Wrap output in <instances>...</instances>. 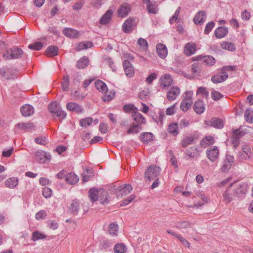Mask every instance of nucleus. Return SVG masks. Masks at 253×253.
<instances>
[{
  "label": "nucleus",
  "mask_w": 253,
  "mask_h": 253,
  "mask_svg": "<svg viewBox=\"0 0 253 253\" xmlns=\"http://www.w3.org/2000/svg\"><path fill=\"white\" fill-rule=\"evenodd\" d=\"M23 53L22 49L14 46L7 49L6 52L3 54L2 57L5 60L15 59L21 57Z\"/></svg>",
  "instance_id": "1"
},
{
  "label": "nucleus",
  "mask_w": 253,
  "mask_h": 253,
  "mask_svg": "<svg viewBox=\"0 0 253 253\" xmlns=\"http://www.w3.org/2000/svg\"><path fill=\"white\" fill-rule=\"evenodd\" d=\"M48 109L51 113L56 115L59 119H63L66 116V112L62 110L60 104L56 101L51 102L48 106Z\"/></svg>",
  "instance_id": "2"
},
{
  "label": "nucleus",
  "mask_w": 253,
  "mask_h": 253,
  "mask_svg": "<svg viewBox=\"0 0 253 253\" xmlns=\"http://www.w3.org/2000/svg\"><path fill=\"white\" fill-rule=\"evenodd\" d=\"M161 172V169L156 165H150L145 172V178L146 180L151 181L157 178Z\"/></svg>",
  "instance_id": "3"
},
{
  "label": "nucleus",
  "mask_w": 253,
  "mask_h": 253,
  "mask_svg": "<svg viewBox=\"0 0 253 253\" xmlns=\"http://www.w3.org/2000/svg\"><path fill=\"white\" fill-rule=\"evenodd\" d=\"M233 70V67L229 66L224 67L221 69L220 74H216L211 77V80L214 84H218L225 81L228 77V75L226 71H230Z\"/></svg>",
  "instance_id": "4"
},
{
  "label": "nucleus",
  "mask_w": 253,
  "mask_h": 253,
  "mask_svg": "<svg viewBox=\"0 0 253 253\" xmlns=\"http://www.w3.org/2000/svg\"><path fill=\"white\" fill-rule=\"evenodd\" d=\"M252 153L249 145L244 144L242 147V150L238 154L239 161H248L251 159Z\"/></svg>",
  "instance_id": "5"
},
{
  "label": "nucleus",
  "mask_w": 253,
  "mask_h": 253,
  "mask_svg": "<svg viewBox=\"0 0 253 253\" xmlns=\"http://www.w3.org/2000/svg\"><path fill=\"white\" fill-rule=\"evenodd\" d=\"M132 187L130 184L123 185L122 186L114 185L113 187V192L116 193L118 196L122 197L125 196L131 192Z\"/></svg>",
  "instance_id": "6"
},
{
  "label": "nucleus",
  "mask_w": 253,
  "mask_h": 253,
  "mask_svg": "<svg viewBox=\"0 0 253 253\" xmlns=\"http://www.w3.org/2000/svg\"><path fill=\"white\" fill-rule=\"evenodd\" d=\"M15 73V70L12 68L4 66L0 68V75L4 80L14 79L16 77Z\"/></svg>",
  "instance_id": "7"
},
{
  "label": "nucleus",
  "mask_w": 253,
  "mask_h": 253,
  "mask_svg": "<svg viewBox=\"0 0 253 253\" xmlns=\"http://www.w3.org/2000/svg\"><path fill=\"white\" fill-rule=\"evenodd\" d=\"M247 190V184L244 182H240L235 184L234 192L236 196L241 197L244 195Z\"/></svg>",
  "instance_id": "8"
},
{
  "label": "nucleus",
  "mask_w": 253,
  "mask_h": 253,
  "mask_svg": "<svg viewBox=\"0 0 253 253\" xmlns=\"http://www.w3.org/2000/svg\"><path fill=\"white\" fill-rule=\"evenodd\" d=\"M206 154L210 161L215 162L218 157L219 150L216 146L211 147L207 150Z\"/></svg>",
  "instance_id": "9"
},
{
  "label": "nucleus",
  "mask_w": 253,
  "mask_h": 253,
  "mask_svg": "<svg viewBox=\"0 0 253 253\" xmlns=\"http://www.w3.org/2000/svg\"><path fill=\"white\" fill-rule=\"evenodd\" d=\"M196 139V137L194 134L185 135H183L180 144L182 147L186 148L193 144Z\"/></svg>",
  "instance_id": "10"
},
{
  "label": "nucleus",
  "mask_w": 253,
  "mask_h": 253,
  "mask_svg": "<svg viewBox=\"0 0 253 253\" xmlns=\"http://www.w3.org/2000/svg\"><path fill=\"white\" fill-rule=\"evenodd\" d=\"M234 162V158L230 155H226L225 159L223 161V165L221 168L222 171H226L231 169Z\"/></svg>",
  "instance_id": "11"
},
{
  "label": "nucleus",
  "mask_w": 253,
  "mask_h": 253,
  "mask_svg": "<svg viewBox=\"0 0 253 253\" xmlns=\"http://www.w3.org/2000/svg\"><path fill=\"white\" fill-rule=\"evenodd\" d=\"M35 159L39 163H44L45 161H49L51 159V156L43 151H38L35 153Z\"/></svg>",
  "instance_id": "12"
},
{
  "label": "nucleus",
  "mask_w": 253,
  "mask_h": 253,
  "mask_svg": "<svg viewBox=\"0 0 253 253\" xmlns=\"http://www.w3.org/2000/svg\"><path fill=\"white\" fill-rule=\"evenodd\" d=\"M185 154L187 159L190 160L199 157L200 152L196 147L191 146L185 150Z\"/></svg>",
  "instance_id": "13"
},
{
  "label": "nucleus",
  "mask_w": 253,
  "mask_h": 253,
  "mask_svg": "<svg viewBox=\"0 0 253 253\" xmlns=\"http://www.w3.org/2000/svg\"><path fill=\"white\" fill-rule=\"evenodd\" d=\"M180 88L177 86H172L168 91L167 98L169 101H173L179 95Z\"/></svg>",
  "instance_id": "14"
},
{
  "label": "nucleus",
  "mask_w": 253,
  "mask_h": 253,
  "mask_svg": "<svg viewBox=\"0 0 253 253\" xmlns=\"http://www.w3.org/2000/svg\"><path fill=\"white\" fill-rule=\"evenodd\" d=\"M135 26V20L133 19H127L123 25V31L126 33H130Z\"/></svg>",
  "instance_id": "15"
},
{
  "label": "nucleus",
  "mask_w": 253,
  "mask_h": 253,
  "mask_svg": "<svg viewBox=\"0 0 253 253\" xmlns=\"http://www.w3.org/2000/svg\"><path fill=\"white\" fill-rule=\"evenodd\" d=\"M172 77L169 74H165L160 79V86L163 88L169 87L172 83Z\"/></svg>",
  "instance_id": "16"
},
{
  "label": "nucleus",
  "mask_w": 253,
  "mask_h": 253,
  "mask_svg": "<svg viewBox=\"0 0 253 253\" xmlns=\"http://www.w3.org/2000/svg\"><path fill=\"white\" fill-rule=\"evenodd\" d=\"M123 67L126 76L131 78L134 75V69L131 63L128 60H125L123 62Z\"/></svg>",
  "instance_id": "17"
},
{
  "label": "nucleus",
  "mask_w": 253,
  "mask_h": 253,
  "mask_svg": "<svg viewBox=\"0 0 253 253\" xmlns=\"http://www.w3.org/2000/svg\"><path fill=\"white\" fill-rule=\"evenodd\" d=\"M81 207V202L77 199L72 201L69 207V211L71 213L76 215L78 214Z\"/></svg>",
  "instance_id": "18"
},
{
  "label": "nucleus",
  "mask_w": 253,
  "mask_h": 253,
  "mask_svg": "<svg viewBox=\"0 0 253 253\" xmlns=\"http://www.w3.org/2000/svg\"><path fill=\"white\" fill-rule=\"evenodd\" d=\"M202 60V62L207 65L212 66L215 63V59L211 56L207 55L202 57L199 56L193 58V60Z\"/></svg>",
  "instance_id": "19"
},
{
  "label": "nucleus",
  "mask_w": 253,
  "mask_h": 253,
  "mask_svg": "<svg viewBox=\"0 0 253 253\" xmlns=\"http://www.w3.org/2000/svg\"><path fill=\"white\" fill-rule=\"evenodd\" d=\"M233 185V184H230L229 188L226 190L223 194V197L224 201L227 203H230L234 198L235 194L233 193V190L231 189V187Z\"/></svg>",
  "instance_id": "20"
},
{
  "label": "nucleus",
  "mask_w": 253,
  "mask_h": 253,
  "mask_svg": "<svg viewBox=\"0 0 253 253\" xmlns=\"http://www.w3.org/2000/svg\"><path fill=\"white\" fill-rule=\"evenodd\" d=\"M20 111L23 116L29 117L34 114V108L32 106L29 104H26L21 107Z\"/></svg>",
  "instance_id": "21"
},
{
  "label": "nucleus",
  "mask_w": 253,
  "mask_h": 253,
  "mask_svg": "<svg viewBox=\"0 0 253 253\" xmlns=\"http://www.w3.org/2000/svg\"><path fill=\"white\" fill-rule=\"evenodd\" d=\"M131 117L133 121L136 123L135 124L141 126L142 124H145V119L144 116L138 112H134L132 113Z\"/></svg>",
  "instance_id": "22"
},
{
  "label": "nucleus",
  "mask_w": 253,
  "mask_h": 253,
  "mask_svg": "<svg viewBox=\"0 0 253 253\" xmlns=\"http://www.w3.org/2000/svg\"><path fill=\"white\" fill-rule=\"evenodd\" d=\"M228 33V29L225 26H220L214 31L215 37L217 39H221L225 37Z\"/></svg>",
  "instance_id": "23"
},
{
  "label": "nucleus",
  "mask_w": 253,
  "mask_h": 253,
  "mask_svg": "<svg viewBox=\"0 0 253 253\" xmlns=\"http://www.w3.org/2000/svg\"><path fill=\"white\" fill-rule=\"evenodd\" d=\"M196 45L194 43H187L184 47V53L187 56H190L195 53Z\"/></svg>",
  "instance_id": "24"
},
{
  "label": "nucleus",
  "mask_w": 253,
  "mask_h": 253,
  "mask_svg": "<svg viewBox=\"0 0 253 253\" xmlns=\"http://www.w3.org/2000/svg\"><path fill=\"white\" fill-rule=\"evenodd\" d=\"M206 17V12L204 11H200L195 15L193 21L196 24L201 25L205 22Z\"/></svg>",
  "instance_id": "25"
},
{
  "label": "nucleus",
  "mask_w": 253,
  "mask_h": 253,
  "mask_svg": "<svg viewBox=\"0 0 253 253\" xmlns=\"http://www.w3.org/2000/svg\"><path fill=\"white\" fill-rule=\"evenodd\" d=\"M210 123L211 126L218 129L222 128L224 126V121L221 119L217 117L212 118Z\"/></svg>",
  "instance_id": "26"
},
{
  "label": "nucleus",
  "mask_w": 253,
  "mask_h": 253,
  "mask_svg": "<svg viewBox=\"0 0 253 253\" xmlns=\"http://www.w3.org/2000/svg\"><path fill=\"white\" fill-rule=\"evenodd\" d=\"M193 109L197 114H201L203 113L205 110L203 101L199 99L196 101L193 106Z\"/></svg>",
  "instance_id": "27"
},
{
  "label": "nucleus",
  "mask_w": 253,
  "mask_h": 253,
  "mask_svg": "<svg viewBox=\"0 0 253 253\" xmlns=\"http://www.w3.org/2000/svg\"><path fill=\"white\" fill-rule=\"evenodd\" d=\"M157 52L158 55L162 58H165L168 54L166 46L162 43H158L156 46Z\"/></svg>",
  "instance_id": "28"
},
{
  "label": "nucleus",
  "mask_w": 253,
  "mask_h": 253,
  "mask_svg": "<svg viewBox=\"0 0 253 253\" xmlns=\"http://www.w3.org/2000/svg\"><path fill=\"white\" fill-rule=\"evenodd\" d=\"M215 140L214 137L211 135L206 136L200 141V145L203 148H206L214 144Z\"/></svg>",
  "instance_id": "29"
},
{
  "label": "nucleus",
  "mask_w": 253,
  "mask_h": 253,
  "mask_svg": "<svg viewBox=\"0 0 253 253\" xmlns=\"http://www.w3.org/2000/svg\"><path fill=\"white\" fill-rule=\"evenodd\" d=\"M130 10V7L128 4L126 3L123 4L121 5L118 10V15L122 17H125L128 14Z\"/></svg>",
  "instance_id": "30"
},
{
  "label": "nucleus",
  "mask_w": 253,
  "mask_h": 253,
  "mask_svg": "<svg viewBox=\"0 0 253 253\" xmlns=\"http://www.w3.org/2000/svg\"><path fill=\"white\" fill-rule=\"evenodd\" d=\"M59 48L57 46L50 45L46 49L45 54L48 57H53L58 54Z\"/></svg>",
  "instance_id": "31"
},
{
  "label": "nucleus",
  "mask_w": 253,
  "mask_h": 253,
  "mask_svg": "<svg viewBox=\"0 0 253 253\" xmlns=\"http://www.w3.org/2000/svg\"><path fill=\"white\" fill-rule=\"evenodd\" d=\"M18 128L25 131H29L35 129V126L34 123L28 122L26 123H19L17 125Z\"/></svg>",
  "instance_id": "32"
},
{
  "label": "nucleus",
  "mask_w": 253,
  "mask_h": 253,
  "mask_svg": "<svg viewBox=\"0 0 253 253\" xmlns=\"http://www.w3.org/2000/svg\"><path fill=\"white\" fill-rule=\"evenodd\" d=\"M112 14L113 11L112 10H108L100 19L99 23L101 25H106L109 23L112 18Z\"/></svg>",
  "instance_id": "33"
},
{
  "label": "nucleus",
  "mask_w": 253,
  "mask_h": 253,
  "mask_svg": "<svg viewBox=\"0 0 253 253\" xmlns=\"http://www.w3.org/2000/svg\"><path fill=\"white\" fill-rule=\"evenodd\" d=\"M18 184V179L15 177L8 178L5 181V185L10 189L15 188Z\"/></svg>",
  "instance_id": "34"
},
{
  "label": "nucleus",
  "mask_w": 253,
  "mask_h": 253,
  "mask_svg": "<svg viewBox=\"0 0 253 253\" xmlns=\"http://www.w3.org/2000/svg\"><path fill=\"white\" fill-rule=\"evenodd\" d=\"M66 181L70 184H75L79 180L78 176L74 173L70 172L66 175Z\"/></svg>",
  "instance_id": "35"
},
{
  "label": "nucleus",
  "mask_w": 253,
  "mask_h": 253,
  "mask_svg": "<svg viewBox=\"0 0 253 253\" xmlns=\"http://www.w3.org/2000/svg\"><path fill=\"white\" fill-rule=\"evenodd\" d=\"M175 227L180 230H187L192 227V224L187 221H180L175 223Z\"/></svg>",
  "instance_id": "36"
},
{
  "label": "nucleus",
  "mask_w": 253,
  "mask_h": 253,
  "mask_svg": "<svg viewBox=\"0 0 253 253\" xmlns=\"http://www.w3.org/2000/svg\"><path fill=\"white\" fill-rule=\"evenodd\" d=\"M63 34L69 38H76L79 35V32L72 28H65L63 31Z\"/></svg>",
  "instance_id": "37"
},
{
  "label": "nucleus",
  "mask_w": 253,
  "mask_h": 253,
  "mask_svg": "<svg viewBox=\"0 0 253 253\" xmlns=\"http://www.w3.org/2000/svg\"><path fill=\"white\" fill-rule=\"evenodd\" d=\"M95 86L96 89L100 92L106 93L108 90L106 84L101 80L95 81Z\"/></svg>",
  "instance_id": "38"
},
{
  "label": "nucleus",
  "mask_w": 253,
  "mask_h": 253,
  "mask_svg": "<svg viewBox=\"0 0 253 253\" xmlns=\"http://www.w3.org/2000/svg\"><path fill=\"white\" fill-rule=\"evenodd\" d=\"M89 63L88 58L84 56L78 60L76 66L79 69H84L88 65Z\"/></svg>",
  "instance_id": "39"
},
{
  "label": "nucleus",
  "mask_w": 253,
  "mask_h": 253,
  "mask_svg": "<svg viewBox=\"0 0 253 253\" xmlns=\"http://www.w3.org/2000/svg\"><path fill=\"white\" fill-rule=\"evenodd\" d=\"M98 190L94 188H92L89 190L88 196L90 199V200L92 203L97 201L98 199Z\"/></svg>",
  "instance_id": "40"
},
{
  "label": "nucleus",
  "mask_w": 253,
  "mask_h": 253,
  "mask_svg": "<svg viewBox=\"0 0 253 253\" xmlns=\"http://www.w3.org/2000/svg\"><path fill=\"white\" fill-rule=\"evenodd\" d=\"M67 109L69 111H74L77 113H80L83 110L81 106L74 102L67 103Z\"/></svg>",
  "instance_id": "41"
},
{
  "label": "nucleus",
  "mask_w": 253,
  "mask_h": 253,
  "mask_svg": "<svg viewBox=\"0 0 253 253\" xmlns=\"http://www.w3.org/2000/svg\"><path fill=\"white\" fill-rule=\"evenodd\" d=\"M99 199L101 204H105L108 203V193L104 190H100L99 192Z\"/></svg>",
  "instance_id": "42"
},
{
  "label": "nucleus",
  "mask_w": 253,
  "mask_h": 253,
  "mask_svg": "<svg viewBox=\"0 0 253 253\" xmlns=\"http://www.w3.org/2000/svg\"><path fill=\"white\" fill-rule=\"evenodd\" d=\"M126 250V247L123 243L117 244L114 247L115 253H125Z\"/></svg>",
  "instance_id": "43"
},
{
  "label": "nucleus",
  "mask_w": 253,
  "mask_h": 253,
  "mask_svg": "<svg viewBox=\"0 0 253 253\" xmlns=\"http://www.w3.org/2000/svg\"><path fill=\"white\" fill-rule=\"evenodd\" d=\"M221 46L222 48L231 51H234L236 50L235 45L231 42H224L221 43Z\"/></svg>",
  "instance_id": "44"
},
{
  "label": "nucleus",
  "mask_w": 253,
  "mask_h": 253,
  "mask_svg": "<svg viewBox=\"0 0 253 253\" xmlns=\"http://www.w3.org/2000/svg\"><path fill=\"white\" fill-rule=\"evenodd\" d=\"M140 138L144 143H148L152 140L153 134L151 132H143L140 135Z\"/></svg>",
  "instance_id": "45"
},
{
  "label": "nucleus",
  "mask_w": 253,
  "mask_h": 253,
  "mask_svg": "<svg viewBox=\"0 0 253 253\" xmlns=\"http://www.w3.org/2000/svg\"><path fill=\"white\" fill-rule=\"evenodd\" d=\"M244 117L247 122L250 124L253 123V111L247 109L245 113Z\"/></svg>",
  "instance_id": "46"
},
{
  "label": "nucleus",
  "mask_w": 253,
  "mask_h": 253,
  "mask_svg": "<svg viewBox=\"0 0 253 253\" xmlns=\"http://www.w3.org/2000/svg\"><path fill=\"white\" fill-rule=\"evenodd\" d=\"M168 131L174 136L177 135L179 133L177 124L176 123L169 124L168 127Z\"/></svg>",
  "instance_id": "47"
},
{
  "label": "nucleus",
  "mask_w": 253,
  "mask_h": 253,
  "mask_svg": "<svg viewBox=\"0 0 253 253\" xmlns=\"http://www.w3.org/2000/svg\"><path fill=\"white\" fill-rule=\"evenodd\" d=\"M142 129L141 126L139 125L133 124L132 126L128 129L127 132L128 134L137 133Z\"/></svg>",
  "instance_id": "48"
},
{
  "label": "nucleus",
  "mask_w": 253,
  "mask_h": 253,
  "mask_svg": "<svg viewBox=\"0 0 253 253\" xmlns=\"http://www.w3.org/2000/svg\"><path fill=\"white\" fill-rule=\"evenodd\" d=\"M118 230V225L115 223H112L108 226V232L110 235H116Z\"/></svg>",
  "instance_id": "49"
},
{
  "label": "nucleus",
  "mask_w": 253,
  "mask_h": 253,
  "mask_svg": "<svg viewBox=\"0 0 253 253\" xmlns=\"http://www.w3.org/2000/svg\"><path fill=\"white\" fill-rule=\"evenodd\" d=\"M93 170L91 169H86L84 171L82 175H83V180L84 182L87 181L89 177L93 175Z\"/></svg>",
  "instance_id": "50"
},
{
  "label": "nucleus",
  "mask_w": 253,
  "mask_h": 253,
  "mask_svg": "<svg viewBox=\"0 0 253 253\" xmlns=\"http://www.w3.org/2000/svg\"><path fill=\"white\" fill-rule=\"evenodd\" d=\"M46 237L45 235L38 232L35 231L32 234V240L34 241H36L40 239H44Z\"/></svg>",
  "instance_id": "51"
},
{
  "label": "nucleus",
  "mask_w": 253,
  "mask_h": 253,
  "mask_svg": "<svg viewBox=\"0 0 253 253\" xmlns=\"http://www.w3.org/2000/svg\"><path fill=\"white\" fill-rule=\"evenodd\" d=\"M192 103L190 102H187L184 100H182L180 106V109L184 112L187 111L191 107Z\"/></svg>",
  "instance_id": "52"
},
{
  "label": "nucleus",
  "mask_w": 253,
  "mask_h": 253,
  "mask_svg": "<svg viewBox=\"0 0 253 253\" xmlns=\"http://www.w3.org/2000/svg\"><path fill=\"white\" fill-rule=\"evenodd\" d=\"M43 44L41 42H36L28 45V48L34 50H40L42 48Z\"/></svg>",
  "instance_id": "53"
},
{
  "label": "nucleus",
  "mask_w": 253,
  "mask_h": 253,
  "mask_svg": "<svg viewBox=\"0 0 253 253\" xmlns=\"http://www.w3.org/2000/svg\"><path fill=\"white\" fill-rule=\"evenodd\" d=\"M137 43L140 47L144 50H146L148 48V42L146 40L143 38H139L137 41Z\"/></svg>",
  "instance_id": "54"
},
{
  "label": "nucleus",
  "mask_w": 253,
  "mask_h": 253,
  "mask_svg": "<svg viewBox=\"0 0 253 253\" xmlns=\"http://www.w3.org/2000/svg\"><path fill=\"white\" fill-rule=\"evenodd\" d=\"M93 122L91 118H87L84 119H82L80 121V125L83 127H87L90 126Z\"/></svg>",
  "instance_id": "55"
},
{
  "label": "nucleus",
  "mask_w": 253,
  "mask_h": 253,
  "mask_svg": "<svg viewBox=\"0 0 253 253\" xmlns=\"http://www.w3.org/2000/svg\"><path fill=\"white\" fill-rule=\"evenodd\" d=\"M35 141L37 144L42 145H45L48 142V140L47 139L46 137H43V136H40L36 137L35 139Z\"/></svg>",
  "instance_id": "56"
},
{
  "label": "nucleus",
  "mask_w": 253,
  "mask_h": 253,
  "mask_svg": "<svg viewBox=\"0 0 253 253\" xmlns=\"http://www.w3.org/2000/svg\"><path fill=\"white\" fill-rule=\"evenodd\" d=\"M211 96L212 99L215 101L218 100L223 97V94L215 90L211 91Z\"/></svg>",
  "instance_id": "57"
},
{
  "label": "nucleus",
  "mask_w": 253,
  "mask_h": 253,
  "mask_svg": "<svg viewBox=\"0 0 253 253\" xmlns=\"http://www.w3.org/2000/svg\"><path fill=\"white\" fill-rule=\"evenodd\" d=\"M147 9L149 13L155 14L157 13L156 5L155 3L151 2L147 3Z\"/></svg>",
  "instance_id": "58"
},
{
  "label": "nucleus",
  "mask_w": 253,
  "mask_h": 253,
  "mask_svg": "<svg viewBox=\"0 0 253 253\" xmlns=\"http://www.w3.org/2000/svg\"><path fill=\"white\" fill-rule=\"evenodd\" d=\"M181 10V7H178L177 9L175 10L173 15L172 16V17L169 19V22L170 24H172L174 22H175L179 16V14L180 13V11Z\"/></svg>",
  "instance_id": "59"
},
{
  "label": "nucleus",
  "mask_w": 253,
  "mask_h": 253,
  "mask_svg": "<svg viewBox=\"0 0 253 253\" xmlns=\"http://www.w3.org/2000/svg\"><path fill=\"white\" fill-rule=\"evenodd\" d=\"M214 25L215 24L213 21L209 22L205 27L204 33L206 35H208L210 33V32L212 30Z\"/></svg>",
  "instance_id": "60"
},
{
  "label": "nucleus",
  "mask_w": 253,
  "mask_h": 253,
  "mask_svg": "<svg viewBox=\"0 0 253 253\" xmlns=\"http://www.w3.org/2000/svg\"><path fill=\"white\" fill-rule=\"evenodd\" d=\"M197 94H201L202 96L205 98H208L209 96V92L204 87H199L197 91Z\"/></svg>",
  "instance_id": "61"
},
{
  "label": "nucleus",
  "mask_w": 253,
  "mask_h": 253,
  "mask_svg": "<svg viewBox=\"0 0 253 253\" xmlns=\"http://www.w3.org/2000/svg\"><path fill=\"white\" fill-rule=\"evenodd\" d=\"M244 135V132L240 129H236L233 131L232 138L234 139H239Z\"/></svg>",
  "instance_id": "62"
},
{
  "label": "nucleus",
  "mask_w": 253,
  "mask_h": 253,
  "mask_svg": "<svg viewBox=\"0 0 253 253\" xmlns=\"http://www.w3.org/2000/svg\"><path fill=\"white\" fill-rule=\"evenodd\" d=\"M179 241L183 244V245L186 248H189L190 247V243L184 237H183L181 235H177V238Z\"/></svg>",
  "instance_id": "63"
},
{
  "label": "nucleus",
  "mask_w": 253,
  "mask_h": 253,
  "mask_svg": "<svg viewBox=\"0 0 253 253\" xmlns=\"http://www.w3.org/2000/svg\"><path fill=\"white\" fill-rule=\"evenodd\" d=\"M52 194V190L50 188L47 187L43 188L42 190V195L46 198H49L51 196Z\"/></svg>",
  "instance_id": "64"
}]
</instances>
